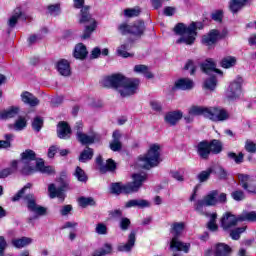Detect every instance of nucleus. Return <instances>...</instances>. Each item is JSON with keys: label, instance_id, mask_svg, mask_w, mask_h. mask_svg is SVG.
Returning a JSON list of instances; mask_svg holds the SVG:
<instances>
[{"label": "nucleus", "instance_id": "nucleus-3", "mask_svg": "<svg viewBox=\"0 0 256 256\" xmlns=\"http://www.w3.org/2000/svg\"><path fill=\"white\" fill-rule=\"evenodd\" d=\"M197 23L192 22L188 27L183 24H177L174 27V32L176 35H180V38L176 43H184L185 45H193L197 37Z\"/></svg>", "mask_w": 256, "mask_h": 256}, {"label": "nucleus", "instance_id": "nucleus-34", "mask_svg": "<svg viewBox=\"0 0 256 256\" xmlns=\"http://www.w3.org/2000/svg\"><path fill=\"white\" fill-rule=\"evenodd\" d=\"M18 165L19 162L17 160H13L9 168H5L2 171H0V179H5V177H9V175H13V173L17 171Z\"/></svg>", "mask_w": 256, "mask_h": 256}, {"label": "nucleus", "instance_id": "nucleus-20", "mask_svg": "<svg viewBox=\"0 0 256 256\" xmlns=\"http://www.w3.org/2000/svg\"><path fill=\"white\" fill-rule=\"evenodd\" d=\"M57 135L59 139H69L71 137V127L67 122H59L57 125Z\"/></svg>", "mask_w": 256, "mask_h": 256}, {"label": "nucleus", "instance_id": "nucleus-9", "mask_svg": "<svg viewBox=\"0 0 256 256\" xmlns=\"http://www.w3.org/2000/svg\"><path fill=\"white\" fill-rule=\"evenodd\" d=\"M206 119L219 123L221 121H227L229 119V112L221 107H208Z\"/></svg>", "mask_w": 256, "mask_h": 256}, {"label": "nucleus", "instance_id": "nucleus-30", "mask_svg": "<svg viewBox=\"0 0 256 256\" xmlns=\"http://www.w3.org/2000/svg\"><path fill=\"white\" fill-rule=\"evenodd\" d=\"M113 140L110 143V149L111 151H121V147H123V145L121 144V132H119L118 130L113 132Z\"/></svg>", "mask_w": 256, "mask_h": 256}, {"label": "nucleus", "instance_id": "nucleus-57", "mask_svg": "<svg viewBox=\"0 0 256 256\" xmlns=\"http://www.w3.org/2000/svg\"><path fill=\"white\" fill-rule=\"evenodd\" d=\"M48 13H50V15H54V17L59 15V13H61V6L59 4L48 6Z\"/></svg>", "mask_w": 256, "mask_h": 256}, {"label": "nucleus", "instance_id": "nucleus-14", "mask_svg": "<svg viewBox=\"0 0 256 256\" xmlns=\"http://www.w3.org/2000/svg\"><path fill=\"white\" fill-rule=\"evenodd\" d=\"M25 201L29 211H32V213H35V215H38L39 217L47 215V208L37 205L35 202V196H33V194L26 195Z\"/></svg>", "mask_w": 256, "mask_h": 256}, {"label": "nucleus", "instance_id": "nucleus-53", "mask_svg": "<svg viewBox=\"0 0 256 256\" xmlns=\"http://www.w3.org/2000/svg\"><path fill=\"white\" fill-rule=\"evenodd\" d=\"M78 203L80 207H88V205H95V200L93 198L81 197L78 199Z\"/></svg>", "mask_w": 256, "mask_h": 256}, {"label": "nucleus", "instance_id": "nucleus-54", "mask_svg": "<svg viewBox=\"0 0 256 256\" xmlns=\"http://www.w3.org/2000/svg\"><path fill=\"white\" fill-rule=\"evenodd\" d=\"M205 89H209L210 91H213L217 87V79L215 77H212L204 82Z\"/></svg>", "mask_w": 256, "mask_h": 256}, {"label": "nucleus", "instance_id": "nucleus-21", "mask_svg": "<svg viewBox=\"0 0 256 256\" xmlns=\"http://www.w3.org/2000/svg\"><path fill=\"white\" fill-rule=\"evenodd\" d=\"M21 101L25 103V105H29L30 107H37V105H39L40 101L39 98L35 97V95H33L30 92H22L21 95Z\"/></svg>", "mask_w": 256, "mask_h": 256}, {"label": "nucleus", "instance_id": "nucleus-31", "mask_svg": "<svg viewBox=\"0 0 256 256\" xmlns=\"http://www.w3.org/2000/svg\"><path fill=\"white\" fill-rule=\"evenodd\" d=\"M197 151H198V155L202 159H207V157H209V155L211 153V149L209 147V142H207V141L200 142L198 144Z\"/></svg>", "mask_w": 256, "mask_h": 256}, {"label": "nucleus", "instance_id": "nucleus-10", "mask_svg": "<svg viewBox=\"0 0 256 256\" xmlns=\"http://www.w3.org/2000/svg\"><path fill=\"white\" fill-rule=\"evenodd\" d=\"M118 29L120 33H122V35H127V33H131L136 37H141V34L143 33V31H145V24L141 21L134 23L132 26H129L126 23H123L119 26Z\"/></svg>", "mask_w": 256, "mask_h": 256}, {"label": "nucleus", "instance_id": "nucleus-41", "mask_svg": "<svg viewBox=\"0 0 256 256\" xmlns=\"http://www.w3.org/2000/svg\"><path fill=\"white\" fill-rule=\"evenodd\" d=\"M20 17H21V8H16L8 20V25L10 27H15Z\"/></svg>", "mask_w": 256, "mask_h": 256}, {"label": "nucleus", "instance_id": "nucleus-64", "mask_svg": "<svg viewBox=\"0 0 256 256\" xmlns=\"http://www.w3.org/2000/svg\"><path fill=\"white\" fill-rule=\"evenodd\" d=\"M150 107L153 111H156V112H159L161 111V109H163V107L161 106V103L157 101H151Z\"/></svg>", "mask_w": 256, "mask_h": 256}, {"label": "nucleus", "instance_id": "nucleus-40", "mask_svg": "<svg viewBox=\"0 0 256 256\" xmlns=\"http://www.w3.org/2000/svg\"><path fill=\"white\" fill-rule=\"evenodd\" d=\"M129 49H131V44L129 43L122 44L120 47H118L117 53L118 55H120V57H124V58L132 57L133 54L127 52L129 51Z\"/></svg>", "mask_w": 256, "mask_h": 256}, {"label": "nucleus", "instance_id": "nucleus-22", "mask_svg": "<svg viewBox=\"0 0 256 256\" xmlns=\"http://www.w3.org/2000/svg\"><path fill=\"white\" fill-rule=\"evenodd\" d=\"M193 87H195V83L189 78H181L174 84V89H181L182 91H189Z\"/></svg>", "mask_w": 256, "mask_h": 256}, {"label": "nucleus", "instance_id": "nucleus-23", "mask_svg": "<svg viewBox=\"0 0 256 256\" xmlns=\"http://www.w3.org/2000/svg\"><path fill=\"white\" fill-rule=\"evenodd\" d=\"M135 241H136V235L135 232H131L128 236L127 243H121L118 245V251H122L124 253H127L135 247Z\"/></svg>", "mask_w": 256, "mask_h": 256}, {"label": "nucleus", "instance_id": "nucleus-55", "mask_svg": "<svg viewBox=\"0 0 256 256\" xmlns=\"http://www.w3.org/2000/svg\"><path fill=\"white\" fill-rule=\"evenodd\" d=\"M141 13V9L139 7L136 8H131V9H126L124 11V15L126 17H138V15Z\"/></svg>", "mask_w": 256, "mask_h": 256}, {"label": "nucleus", "instance_id": "nucleus-15", "mask_svg": "<svg viewBox=\"0 0 256 256\" xmlns=\"http://www.w3.org/2000/svg\"><path fill=\"white\" fill-rule=\"evenodd\" d=\"M238 180L243 189L248 193H256V179L245 174H239Z\"/></svg>", "mask_w": 256, "mask_h": 256}, {"label": "nucleus", "instance_id": "nucleus-48", "mask_svg": "<svg viewBox=\"0 0 256 256\" xmlns=\"http://www.w3.org/2000/svg\"><path fill=\"white\" fill-rule=\"evenodd\" d=\"M211 173H213V168H208L207 170L200 172L197 176L200 183H205V181L211 177Z\"/></svg>", "mask_w": 256, "mask_h": 256}, {"label": "nucleus", "instance_id": "nucleus-61", "mask_svg": "<svg viewBox=\"0 0 256 256\" xmlns=\"http://www.w3.org/2000/svg\"><path fill=\"white\" fill-rule=\"evenodd\" d=\"M96 233L98 235H107V226L103 223H100L96 226Z\"/></svg>", "mask_w": 256, "mask_h": 256}, {"label": "nucleus", "instance_id": "nucleus-47", "mask_svg": "<svg viewBox=\"0 0 256 256\" xmlns=\"http://www.w3.org/2000/svg\"><path fill=\"white\" fill-rule=\"evenodd\" d=\"M228 157L234 161L237 165L243 163V159L245 157V155L240 152L239 154H235L234 152H229L228 153Z\"/></svg>", "mask_w": 256, "mask_h": 256}, {"label": "nucleus", "instance_id": "nucleus-44", "mask_svg": "<svg viewBox=\"0 0 256 256\" xmlns=\"http://www.w3.org/2000/svg\"><path fill=\"white\" fill-rule=\"evenodd\" d=\"M93 159V149L87 147L81 154L79 157V161H81V163H86V161H89Z\"/></svg>", "mask_w": 256, "mask_h": 256}, {"label": "nucleus", "instance_id": "nucleus-17", "mask_svg": "<svg viewBox=\"0 0 256 256\" xmlns=\"http://www.w3.org/2000/svg\"><path fill=\"white\" fill-rule=\"evenodd\" d=\"M67 187H69V183L67 182H65L64 185L59 188L55 187V184H49L48 186L49 197L51 199H55V197H57L58 199H61V201H64L65 193L63 191H65Z\"/></svg>", "mask_w": 256, "mask_h": 256}, {"label": "nucleus", "instance_id": "nucleus-60", "mask_svg": "<svg viewBox=\"0 0 256 256\" xmlns=\"http://www.w3.org/2000/svg\"><path fill=\"white\" fill-rule=\"evenodd\" d=\"M26 189H31V184H27L22 190H20L13 198L12 201H19L25 194Z\"/></svg>", "mask_w": 256, "mask_h": 256}, {"label": "nucleus", "instance_id": "nucleus-2", "mask_svg": "<svg viewBox=\"0 0 256 256\" xmlns=\"http://www.w3.org/2000/svg\"><path fill=\"white\" fill-rule=\"evenodd\" d=\"M161 163V146L159 144H151L148 152L141 156L137 161V167L142 169H151L157 167Z\"/></svg>", "mask_w": 256, "mask_h": 256}, {"label": "nucleus", "instance_id": "nucleus-4", "mask_svg": "<svg viewBox=\"0 0 256 256\" xmlns=\"http://www.w3.org/2000/svg\"><path fill=\"white\" fill-rule=\"evenodd\" d=\"M243 221H251V222L256 221V212L255 211L243 212L238 217H236L235 215L229 212H226L220 220L221 227L224 231H231L232 227H235L237 223L243 222Z\"/></svg>", "mask_w": 256, "mask_h": 256}, {"label": "nucleus", "instance_id": "nucleus-59", "mask_svg": "<svg viewBox=\"0 0 256 256\" xmlns=\"http://www.w3.org/2000/svg\"><path fill=\"white\" fill-rule=\"evenodd\" d=\"M245 149H246V151H248V153H255L256 152V143L251 140H247L246 144H245Z\"/></svg>", "mask_w": 256, "mask_h": 256}, {"label": "nucleus", "instance_id": "nucleus-7", "mask_svg": "<svg viewBox=\"0 0 256 256\" xmlns=\"http://www.w3.org/2000/svg\"><path fill=\"white\" fill-rule=\"evenodd\" d=\"M217 197H219V191H210L203 197V199L198 200L194 204L195 211L198 213H203V207H215V205L218 203Z\"/></svg>", "mask_w": 256, "mask_h": 256}, {"label": "nucleus", "instance_id": "nucleus-42", "mask_svg": "<svg viewBox=\"0 0 256 256\" xmlns=\"http://www.w3.org/2000/svg\"><path fill=\"white\" fill-rule=\"evenodd\" d=\"M117 169V163L113 159H108L104 166L100 167L102 173H107V171H115Z\"/></svg>", "mask_w": 256, "mask_h": 256}, {"label": "nucleus", "instance_id": "nucleus-24", "mask_svg": "<svg viewBox=\"0 0 256 256\" xmlns=\"http://www.w3.org/2000/svg\"><path fill=\"white\" fill-rule=\"evenodd\" d=\"M201 69L203 73L209 74V73H219L220 75H223V72L221 70L217 69V64L212 59L206 60L202 65Z\"/></svg>", "mask_w": 256, "mask_h": 256}, {"label": "nucleus", "instance_id": "nucleus-39", "mask_svg": "<svg viewBox=\"0 0 256 256\" xmlns=\"http://www.w3.org/2000/svg\"><path fill=\"white\" fill-rule=\"evenodd\" d=\"M183 229H185V224L182 222H176L172 224L170 233L173 237H179V235L183 233Z\"/></svg>", "mask_w": 256, "mask_h": 256}, {"label": "nucleus", "instance_id": "nucleus-50", "mask_svg": "<svg viewBox=\"0 0 256 256\" xmlns=\"http://www.w3.org/2000/svg\"><path fill=\"white\" fill-rule=\"evenodd\" d=\"M217 220V214L213 213L210 216V221L208 222V229L210 231H217L219 227L217 226V223L215 222Z\"/></svg>", "mask_w": 256, "mask_h": 256}, {"label": "nucleus", "instance_id": "nucleus-49", "mask_svg": "<svg viewBox=\"0 0 256 256\" xmlns=\"http://www.w3.org/2000/svg\"><path fill=\"white\" fill-rule=\"evenodd\" d=\"M245 229H247V227H240L232 230L230 232L231 239H233L234 241L239 240L241 237V233H245Z\"/></svg>", "mask_w": 256, "mask_h": 256}, {"label": "nucleus", "instance_id": "nucleus-45", "mask_svg": "<svg viewBox=\"0 0 256 256\" xmlns=\"http://www.w3.org/2000/svg\"><path fill=\"white\" fill-rule=\"evenodd\" d=\"M74 176L78 181H81L82 183H86L87 181V174H85V171L81 169V167H76V170L74 172Z\"/></svg>", "mask_w": 256, "mask_h": 256}, {"label": "nucleus", "instance_id": "nucleus-33", "mask_svg": "<svg viewBox=\"0 0 256 256\" xmlns=\"http://www.w3.org/2000/svg\"><path fill=\"white\" fill-rule=\"evenodd\" d=\"M19 115V107L12 106L0 114V119H13Z\"/></svg>", "mask_w": 256, "mask_h": 256}, {"label": "nucleus", "instance_id": "nucleus-43", "mask_svg": "<svg viewBox=\"0 0 256 256\" xmlns=\"http://www.w3.org/2000/svg\"><path fill=\"white\" fill-rule=\"evenodd\" d=\"M210 152L217 155L218 153H221L223 151V145L219 142V140H212L211 143H209Z\"/></svg>", "mask_w": 256, "mask_h": 256}, {"label": "nucleus", "instance_id": "nucleus-38", "mask_svg": "<svg viewBox=\"0 0 256 256\" xmlns=\"http://www.w3.org/2000/svg\"><path fill=\"white\" fill-rule=\"evenodd\" d=\"M236 64L237 58L233 56H226L220 62V65L223 67V69H231V67H235Z\"/></svg>", "mask_w": 256, "mask_h": 256}, {"label": "nucleus", "instance_id": "nucleus-12", "mask_svg": "<svg viewBox=\"0 0 256 256\" xmlns=\"http://www.w3.org/2000/svg\"><path fill=\"white\" fill-rule=\"evenodd\" d=\"M227 33V30H222V32H219V30H212L209 34L203 36L202 43L207 47H211V45H215L219 39H224Z\"/></svg>", "mask_w": 256, "mask_h": 256}, {"label": "nucleus", "instance_id": "nucleus-18", "mask_svg": "<svg viewBox=\"0 0 256 256\" xmlns=\"http://www.w3.org/2000/svg\"><path fill=\"white\" fill-rule=\"evenodd\" d=\"M110 193L113 195H121L123 193L124 195H131V188H129V184H123L121 182L112 183L110 186Z\"/></svg>", "mask_w": 256, "mask_h": 256}, {"label": "nucleus", "instance_id": "nucleus-62", "mask_svg": "<svg viewBox=\"0 0 256 256\" xmlns=\"http://www.w3.org/2000/svg\"><path fill=\"white\" fill-rule=\"evenodd\" d=\"M129 225H131V220H129L128 218H122L120 221V228L123 231H127L129 229Z\"/></svg>", "mask_w": 256, "mask_h": 256}, {"label": "nucleus", "instance_id": "nucleus-46", "mask_svg": "<svg viewBox=\"0 0 256 256\" xmlns=\"http://www.w3.org/2000/svg\"><path fill=\"white\" fill-rule=\"evenodd\" d=\"M111 251H113V247L111 246V244H105L101 250L94 252L93 256L109 255V253H111Z\"/></svg>", "mask_w": 256, "mask_h": 256}, {"label": "nucleus", "instance_id": "nucleus-16", "mask_svg": "<svg viewBox=\"0 0 256 256\" xmlns=\"http://www.w3.org/2000/svg\"><path fill=\"white\" fill-rule=\"evenodd\" d=\"M208 108L209 107L205 106H191L188 110V116L184 118L186 123H193V117H197L199 115L207 117Z\"/></svg>", "mask_w": 256, "mask_h": 256}, {"label": "nucleus", "instance_id": "nucleus-63", "mask_svg": "<svg viewBox=\"0 0 256 256\" xmlns=\"http://www.w3.org/2000/svg\"><path fill=\"white\" fill-rule=\"evenodd\" d=\"M184 69H186L187 71L190 70V75H195V63L193 61L189 60L186 63Z\"/></svg>", "mask_w": 256, "mask_h": 256}, {"label": "nucleus", "instance_id": "nucleus-27", "mask_svg": "<svg viewBox=\"0 0 256 256\" xmlns=\"http://www.w3.org/2000/svg\"><path fill=\"white\" fill-rule=\"evenodd\" d=\"M125 207L127 209L131 207H139V209H145L147 207H151V202L144 199H132L126 202Z\"/></svg>", "mask_w": 256, "mask_h": 256}, {"label": "nucleus", "instance_id": "nucleus-51", "mask_svg": "<svg viewBox=\"0 0 256 256\" xmlns=\"http://www.w3.org/2000/svg\"><path fill=\"white\" fill-rule=\"evenodd\" d=\"M27 127V120L25 118L20 117L14 124L15 131H22Z\"/></svg>", "mask_w": 256, "mask_h": 256}, {"label": "nucleus", "instance_id": "nucleus-56", "mask_svg": "<svg viewBox=\"0 0 256 256\" xmlns=\"http://www.w3.org/2000/svg\"><path fill=\"white\" fill-rule=\"evenodd\" d=\"M41 127H43V118L41 117H36L34 121L32 122V128L34 131H41Z\"/></svg>", "mask_w": 256, "mask_h": 256}, {"label": "nucleus", "instance_id": "nucleus-5", "mask_svg": "<svg viewBox=\"0 0 256 256\" xmlns=\"http://www.w3.org/2000/svg\"><path fill=\"white\" fill-rule=\"evenodd\" d=\"M140 81L137 78H124L121 86L118 88V93L121 97H131L139 91Z\"/></svg>", "mask_w": 256, "mask_h": 256}, {"label": "nucleus", "instance_id": "nucleus-25", "mask_svg": "<svg viewBox=\"0 0 256 256\" xmlns=\"http://www.w3.org/2000/svg\"><path fill=\"white\" fill-rule=\"evenodd\" d=\"M57 71L63 77H69L71 75V64L69 61L62 59L57 63Z\"/></svg>", "mask_w": 256, "mask_h": 256}, {"label": "nucleus", "instance_id": "nucleus-29", "mask_svg": "<svg viewBox=\"0 0 256 256\" xmlns=\"http://www.w3.org/2000/svg\"><path fill=\"white\" fill-rule=\"evenodd\" d=\"M76 137L82 145H91L95 143L96 136L95 135H87L81 131L76 132Z\"/></svg>", "mask_w": 256, "mask_h": 256}, {"label": "nucleus", "instance_id": "nucleus-1", "mask_svg": "<svg viewBox=\"0 0 256 256\" xmlns=\"http://www.w3.org/2000/svg\"><path fill=\"white\" fill-rule=\"evenodd\" d=\"M22 175H33V173H44L46 175H53L55 168L52 166H45L42 159L37 160V155L33 150H25L21 153V159L18 161Z\"/></svg>", "mask_w": 256, "mask_h": 256}, {"label": "nucleus", "instance_id": "nucleus-11", "mask_svg": "<svg viewBox=\"0 0 256 256\" xmlns=\"http://www.w3.org/2000/svg\"><path fill=\"white\" fill-rule=\"evenodd\" d=\"M125 76L122 74H113L111 76H107L104 79H102V85L103 87H108L112 89H116V91H119V87L123 84V81H125Z\"/></svg>", "mask_w": 256, "mask_h": 256}, {"label": "nucleus", "instance_id": "nucleus-28", "mask_svg": "<svg viewBox=\"0 0 256 256\" xmlns=\"http://www.w3.org/2000/svg\"><path fill=\"white\" fill-rule=\"evenodd\" d=\"M216 256H231V247L225 243H217L214 245Z\"/></svg>", "mask_w": 256, "mask_h": 256}, {"label": "nucleus", "instance_id": "nucleus-52", "mask_svg": "<svg viewBox=\"0 0 256 256\" xmlns=\"http://www.w3.org/2000/svg\"><path fill=\"white\" fill-rule=\"evenodd\" d=\"M5 139L6 140H0V149H9V147H11V139H13V136L6 134Z\"/></svg>", "mask_w": 256, "mask_h": 256}, {"label": "nucleus", "instance_id": "nucleus-32", "mask_svg": "<svg viewBox=\"0 0 256 256\" xmlns=\"http://www.w3.org/2000/svg\"><path fill=\"white\" fill-rule=\"evenodd\" d=\"M31 243H33V238H29V237L16 238L12 240V245L17 249H22V247H27L31 245Z\"/></svg>", "mask_w": 256, "mask_h": 256}, {"label": "nucleus", "instance_id": "nucleus-26", "mask_svg": "<svg viewBox=\"0 0 256 256\" xmlns=\"http://www.w3.org/2000/svg\"><path fill=\"white\" fill-rule=\"evenodd\" d=\"M182 118L183 112L181 111H173L165 115V121L168 123V125H177Z\"/></svg>", "mask_w": 256, "mask_h": 256}, {"label": "nucleus", "instance_id": "nucleus-35", "mask_svg": "<svg viewBox=\"0 0 256 256\" xmlns=\"http://www.w3.org/2000/svg\"><path fill=\"white\" fill-rule=\"evenodd\" d=\"M134 73H140L144 75L147 79H153V73L149 71V67L147 65L138 64L134 66Z\"/></svg>", "mask_w": 256, "mask_h": 256}, {"label": "nucleus", "instance_id": "nucleus-13", "mask_svg": "<svg viewBox=\"0 0 256 256\" xmlns=\"http://www.w3.org/2000/svg\"><path fill=\"white\" fill-rule=\"evenodd\" d=\"M147 181V173L136 172L132 174V182H128V187L131 193H137L140 187H143V182Z\"/></svg>", "mask_w": 256, "mask_h": 256}, {"label": "nucleus", "instance_id": "nucleus-58", "mask_svg": "<svg viewBox=\"0 0 256 256\" xmlns=\"http://www.w3.org/2000/svg\"><path fill=\"white\" fill-rule=\"evenodd\" d=\"M231 197L234 199V201H243L245 199V193L241 190H236L232 192Z\"/></svg>", "mask_w": 256, "mask_h": 256}, {"label": "nucleus", "instance_id": "nucleus-36", "mask_svg": "<svg viewBox=\"0 0 256 256\" xmlns=\"http://www.w3.org/2000/svg\"><path fill=\"white\" fill-rule=\"evenodd\" d=\"M245 3H247V0H231L229 9L232 13H237L238 11H241L243 7H245Z\"/></svg>", "mask_w": 256, "mask_h": 256}, {"label": "nucleus", "instance_id": "nucleus-19", "mask_svg": "<svg viewBox=\"0 0 256 256\" xmlns=\"http://www.w3.org/2000/svg\"><path fill=\"white\" fill-rule=\"evenodd\" d=\"M228 99H237L241 97V81L232 82L226 92Z\"/></svg>", "mask_w": 256, "mask_h": 256}, {"label": "nucleus", "instance_id": "nucleus-8", "mask_svg": "<svg viewBox=\"0 0 256 256\" xmlns=\"http://www.w3.org/2000/svg\"><path fill=\"white\" fill-rule=\"evenodd\" d=\"M170 252L172 256H183L181 253H189V249H191V244L182 242L179 240V237L173 236L170 240V246H169Z\"/></svg>", "mask_w": 256, "mask_h": 256}, {"label": "nucleus", "instance_id": "nucleus-6", "mask_svg": "<svg viewBox=\"0 0 256 256\" xmlns=\"http://www.w3.org/2000/svg\"><path fill=\"white\" fill-rule=\"evenodd\" d=\"M79 22L89 23V25L86 26L84 33L82 35V39H89L93 31L97 29V22L95 21V19L91 17V14L89 13V7H84L81 9V16Z\"/></svg>", "mask_w": 256, "mask_h": 256}, {"label": "nucleus", "instance_id": "nucleus-37", "mask_svg": "<svg viewBox=\"0 0 256 256\" xmlns=\"http://www.w3.org/2000/svg\"><path fill=\"white\" fill-rule=\"evenodd\" d=\"M87 47L83 44H77L74 49V57L75 59H85L87 57Z\"/></svg>", "mask_w": 256, "mask_h": 256}]
</instances>
